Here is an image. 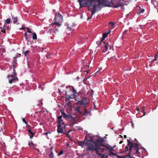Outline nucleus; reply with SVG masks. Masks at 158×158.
Segmentation results:
<instances>
[{
  "instance_id": "nucleus-1",
  "label": "nucleus",
  "mask_w": 158,
  "mask_h": 158,
  "mask_svg": "<svg viewBox=\"0 0 158 158\" xmlns=\"http://www.w3.org/2000/svg\"><path fill=\"white\" fill-rule=\"evenodd\" d=\"M104 141L102 139L97 140L94 141L93 139H91L89 141L88 143L89 146L88 147L87 150L88 151H95L96 152H98V147L103 146L106 147L107 150L110 149V148L102 144Z\"/></svg>"
},
{
  "instance_id": "nucleus-2",
  "label": "nucleus",
  "mask_w": 158,
  "mask_h": 158,
  "mask_svg": "<svg viewBox=\"0 0 158 158\" xmlns=\"http://www.w3.org/2000/svg\"><path fill=\"white\" fill-rule=\"evenodd\" d=\"M54 20L55 21V23H51V25L55 24L57 25L59 27L61 26V24L59 23H61L63 20V17L62 15L58 13H56L55 14V17Z\"/></svg>"
},
{
  "instance_id": "nucleus-3",
  "label": "nucleus",
  "mask_w": 158,
  "mask_h": 158,
  "mask_svg": "<svg viewBox=\"0 0 158 158\" xmlns=\"http://www.w3.org/2000/svg\"><path fill=\"white\" fill-rule=\"evenodd\" d=\"M13 70L14 73L13 74L10 75H9L8 76V78L9 79V82L10 84H11L16 81H19L18 79L16 77V74L15 72L14 69Z\"/></svg>"
},
{
  "instance_id": "nucleus-4",
  "label": "nucleus",
  "mask_w": 158,
  "mask_h": 158,
  "mask_svg": "<svg viewBox=\"0 0 158 158\" xmlns=\"http://www.w3.org/2000/svg\"><path fill=\"white\" fill-rule=\"evenodd\" d=\"M98 46L101 48H103L102 52L105 53L108 50V44L103 42L102 40H101L98 44Z\"/></svg>"
},
{
  "instance_id": "nucleus-5",
  "label": "nucleus",
  "mask_w": 158,
  "mask_h": 158,
  "mask_svg": "<svg viewBox=\"0 0 158 158\" xmlns=\"http://www.w3.org/2000/svg\"><path fill=\"white\" fill-rule=\"evenodd\" d=\"M90 140H87L86 139V137H85V139L84 141H79L78 142V143L79 146L83 147V146L87 145V148L89 146V144L88 142Z\"/></svg>"
},
{
  "instance_id": "nucleus-6",
  "label": "nucleus",
  "mask_w": 158,
  "mask_h": 158,
  "mask_svg": "<svg viewBox=\"0 0 158 158\" xmlns=\"http://www.w3.org/2000/svg\"><path fill=\"white\" fill-rule=\"evenodd\" d=\"M65 125L64 123H62L60 124H58V127L57 128V132L58 133H63V129L64 128Z\"/></svg>"
},
{
  "instance_id": "nucleus-7",
  "label": "nucleus",
  "mask_w": 158,
  "mask_h": 158,
  "mask_svg": "<svg viewBox=\"0 0 158 158\" xmlns=\"http://www.w3.org/2000/svg\"><path fill=\"white\" fill-rule=\"evenodd\" d=\"M88 99V98H83L82 100L78 101V103L80 105H83L85 107V105L88 103V102L87 101Z\"/></svg>"
},
{
  "instance_id": "nucleus-8",
  "label": "nucleus",
  "mask_w": 158,
  "mask_h": 158,
  "mask_svg": "<svg viewBox=\"0 0 158 158\" xmlns=\"http://www.w3.org/2000/svg\"><path fill=\"white\" fill-rule=\"evenodd\" d=\"M94 0H86L85 2V4L87 5L88 7L89 10V7L92 6L93 3L94 2Z\"/></svg>"
},
{
  "instance_id": "nucleus-9",
  "label": "nucleus",
  "mask_w": 158,
  "mask_h": 158,
  "mask_svg": "<svg viewBox=\"0 0 158 158\" xmlns=\"http://www.w3.org/2000/svg\"><path fill=\"white\" fill-rule=\"evenodd\" d=\"M127 141L128 142L127 146H128L129 148L128 149V150L129 151L128 154L130 153V154H131L130 153L132 151V148H133V143L132 142L130 141L129 139L127 140Z\"/></svg>"
},
{
  "instance_id": "nucleus-10",
  "label": "nucleus",
  "mask_w": 158,
  "mask_h": 158,
  "mask_svg": "<svg viewBox=\"0 0 158 158\" xmlns=\"http://www.w3.org/2000/svg\"><path fill=\"white\" fill-rule=\"evenodd\" d=\"M138 144L136 143L135 144L133 143V148H135L136 150V153L137 154L139 153L140 152L138 151Z\"/></svg>"
},
{
  "instance_id": "nucleus-11",
  "label": "nucleus",
  "mask_w": 158,
  "mask_h": 158,
  "mask_svg": "<svg viewBox=\"0 0 158 158\" xmlns=\"http://www.w3.org/2000/svg\"><path fill=\"white\" fill-rule=\"evenodd\" d=\"M76 123V121L75 118H73V117H72L71 121V123L70 126L73 127L75 124Z\"/></svg>"
},
{
  "instance_id": "nucleus-12",
  "label": "nucleus",
  "mask_w": 158,
  "mask_h": 158,
  "mask_svg": "<svg viewBox=\"0 0 158 158\" xmlns=\"http://www.w3.org/2000/svg\"><path fill=\"white\" fill-rule=\"evenodd\" d=\"M97 6L96 4H94L93 6V10L91 11V16H92L95 13L96 10V8L97 7Z\"/></svg>"
},
{
  "instance_id": "nucleus-13",
  "label": "nucleus",
  "mask_w": 158,
  "mask_h": 158,
  "mask_svg": "<svg viewBox=\"0 0 158 158\" xmlns=\"http://www.w3.org/2000/svg\"><path fill=\"white\" fill-rule=\"evenodd\" d=\"M97 1H98L99 5H102L106 6V5H105V3L106 1V0H97Z\"/></svg>"
},
{
  "instance_id": "nucleus-14",
  "label": "nucleus",
  "mask_w": 158,
  "mask_h": 158,
  "mask_svg": "<svg viewBox=\"0 0 158 158\" xmlns=\"http://www.w3.org/2000/svg\"><path fill=\"white\" fill-rule=\"evenodd\" d=\"M110 150V154H109V155L110 156V157H112V156H116L117 158L118 156H118V155H117L115 153H113V152H111V151L112 150V149H110H110H109L108 150Z\"/></svg>"
},
{
  "instance_id": "nucleus-15",
  "label": "nucleus",
  "mask_w": 158,
  "mask_h": 158,
  "mask_svg": "<svg viewBox=\"0 0 158 158\" xmlns=\"http://www.w3.org/2000/svg\"><path fill=\"white\" fill-rule=\"evenodd\" d=\"M118 158H132V157L131 156V154H128L127 155H126L124 156H118Z\"/></svg>"
},
{
  "instance_id": "nucleus-16",
  "label": "nucleus",
  "mask_w": 158,
  "mask_h": 158,
  "mask_svg": "<svg viewBox=\"0 0 158 158\" xmlns=\"http://www.w3.org/2000/svg\"><path fill=\"white\" fill-rule=\"evenodd\" d=\"M28 145L29 146L34 148L37 151L39 150V149H38L37 148H35V147L36 146V145L35 144H34L33 143L31 142V143H30V142L29 141Z\"/></svg>"
},
{
  "instance_id": "nucleus-17",
  "label": "nucleus",
  "mask_w": 158,
  "mask_h": 158,
  "mask_svg": "<svg viewBox=\"0 0 158 158\" xmlns=\"http://www.w3.org/2000/svg\"><path fill=\"white\" fill-rule=\"evenodd\" d=\"M62 115H60L59 117H58V124H60V123H62L63 122V120L62 119Z\"/></svg>"
},
{
  "instance_id": "nucleus-18",
  "label": "nucleus",
  "mask_w": 158,
  "mask_h": 158,
  "mask_svg": "<svg viewBox=\"0 0 158 158\" xmlns=\"http://www.w3.org/2000/svg\"><path fill=\"white\" fill-rule=\"evenodd\" d=\"M85 0H78V2L79 3L80 8H81L82 7H83L84 6L85 4L83 2Z\"/></svg>"
},
{
  "instance_id": "nucleus-19",
  "label": "nucleus",
  "mask_w": 158,
  "mask_h": 158,
  "mask_svg": "<svg viewBox=\"0 0 158 158\" xmlns=\"http://www.w3.org/2000/svg\"><path fill=\"white\" fill-rule=\"evenodd\" d=\"M84 110L85 111V113H82L81 114L84 116H87L88 114L89 113V111L86 110L85 107L84 108Z\"/></svg>"
},
{
  "instance_id": "nucleus-20",
  "label": "nucleus",
  "mask_w": 158,
  "mask_h": 158,
  "mask_svg": "<svg viewBox=\"0 0 158 158\" xmlns=\"http://www.w3.org/2000/svg\"><path fill=\"white\" fill-rule=\"evenodd\" d=\"M97 154L99 156H101V158H106L108 157V156L105 155L104 154L99 153L98 152H96Z\"/></svg>"
},
{
  "instance_id": "nucleus-21",
  "label": "nucleus",
  "mask_w": 158,
  "mask_h": 158,
  "mask_svg": "<svg viewBox=\"0 0 158 158\" xmlns=\"http://www.w3.org/2000/svg\"><path fill=\"white\" fill-rule=\"evenodd\" d=\"M62 114L63 115V117L65 118L66 117H68V115L65 114L63 111L60 110Z\"/></svg>"
},
{
  "instance_id": "nucleus-22",
  "label": "nucleus",
  "mask_w": 158,
  "mask_h": 158,
  "mask_svg": "<svg viewBox=\"0 0 158 158\" xmlns=\"http://www.w3.org/2000/svg\"><path fill=\"white\" fill-rule=\"evenodd\" d=\"M12 20L14 24H15L17 22L18 18L17 17H14L12 16Z\"/></svg>"
},
{
  "instance_id": "nucleus-23",
  "label": "nucleus",
  "mask_w": 158,
  "mask_h": 158,
  "mask_svg": "<svg viewBox=\"0 0 158 158\" xmlns=\"http://www.w3.org/2000/svg\"><path fill=\"white\" fill-rule=\"evenodd\" d=\"M80 106L76 107V110L77 112H78L80 114H82V112L80 111Z\"/></svg>"
},
{
  "instance_id": "nucleus-24",
  "label": "nucleus",
  "mask_w": 158,
  "mask_h": 158,
  "mask_svg": "<svg viewBox=\"0 0 158 158\" xmlns=\"http://www.w3.org/2000/svg\"><path fill=\"white\" fill-rule=\"evenodd\" d=\"M100 147H98V152H103L104 150H107L106 149H104V148H100Z\"/></svg>"
},
{
  "instance_id": "nucleus-25",
  "label": "nucleus",
  "mask_w": 158,
  "mask_h": 158,
  "mask_svg": "<svg viewBox=\"0 0 158 158\" xmlns=\"http://www.w3.org/2000/svg\"><path fill=\"white\" fill-rule=\"evenodd\" d=\"M32 39L33 40H36L37 39L36 34L35 32L33 33Z\"/></svg>"
},
{
  "instance_id": "nucleus-26",
  "label": "nucleus",
  "mask_w": 158,
  "mask_h": 158,
  "mask_svg": "<svg viewBox=\"0 0 158 158\" xmlns=\"http://www.w3.org/2000/svg\"><path fill=\"white\" fill-rule=\"evenodd\" d=\"M29 52V51L27 50L25 52H24L23 50L22 53L25 56H26L28 54Z\"/></svg>"
},
{
  "instance_id": "nucleus-27",
  "label": "nucleus",
  "mask_w": 158,
  "mask_h": 158,
  "mask_svg": "<svg viewBox=\"0 0 158 158\" xmlns=\"http://www.w3.org/2000/svg\"><path fill=\"white\" fill-rule=\"evenodd\" d=\"M5 27H6L4 25L3 26V28L1 27H0V28L1 29L2 31V32L4 33H6L5 29Z\"/></svg>"
},
{
  "instance_id": "nucleus-28",
  "label": "nucleus",
  "mask_w": 158,
  "mask_h": 158,
  "mask_svg": "<svg viewBox=\"0 0 158 158\" xmlns=\"http://www.w3.org/2000/svg\"><path fill=\"white\" fill-rule=\"evenodd\" d=\"M108 34H107L106 33H104L102 35V36H103V39H102V40L105 39V38L106 37L107 35H108Z\"/></svg>"
},
{
  "instance_id": "nucleus-29",
  "label": "nucleus",
  "mask_w": 158,
  "mask_h": 158,
  "mask_svg": "<svg viewBox=\"0 0 158 158\" xmlns=\"http://www.w3.org/2000/svg\"><path fill=\"white\" fill-rule=\"evenodd\" d=\"M158 56H157V54H156L155 56L154 59L151 61V63H152L154 61L156 60V59Z\"/></svg>"
},
{
  "instance_id": "nucleus-30",
  "label": "nucleus",
  "mask_w": 158,
  "mask_h": 158,
  "mask_svg": "<svg viewBox=\"0 0 158 158\" xmlns=\"http://www.w3.org/2000/svg\"><path fill=\"white\" fill-rule=\"evenodd\" d=\"M50 158H53V154L52 151L49 155Z\"/></svg>"
},
{
  "instance_id": "nucleus-31",
  "label": "nucleus",
  "mask_w": 158,
  "mask_h": 158,
  "mask_svg": "<svg viewBox=\"0 0 158 158\" xmlns=\"http://www.w3.org/2000/svg\"><path fill=\"white\" fill-rule=\"evenodd\" d=\"M73 94H77V91L73 87Z\"/></svg>"
},
{
  "instance_id": "nucleus-32",
  "label": "nucleus",
  "mask_w": 158,
  "mask_h": 158,
  "mask_svg": "<svg viewBox=\"0 0 158 158\" xmlns=\"http://www.w3.org/2000/svg\"><path fill=\"white\" fill-rule=\"evenodd\" d=\"M10 19H7L6 20V23L7 24H9L10 23Z\"/></svg>"
},
{
  "instance_id": "nucleus-33",
  "label": "nucleus",
  "mask_w": 158,
  "mask_h": 158,
  "mask_svg": "<svg viewBox=\"0 0 158 158\" xmlns=\"http://www.w3.org/2000/svg\"><path fill=\"white\" fill-rule=\"evenodd\" d=\"M128 146H127V145L126 146L125 148V149L124 150V152H125L128 150Z\"/></svg>"
},
{
  "instance_id": "nucleus-34",
  "label": "nucleus",
  "mask_w": 158,
  "mask_h": 158,
  "mask_svg": "<svg viewBox=\"0 0 158 158\" xmlns=\"http://www.w3.org/2000/svg\"><path fill=\"white\" fill-rule=\"evenodd\" d=\"M63 150H62L58 154V156H60L61 155L63 154Z\"/></svg>"
},
{
  "instance_id": "nucleus-35",
  "label": "nucleus",
  "mask_w": 158,
  "mask_h": 158,
  "mask_svg": "<svg viewBox=\"0 0 158 158\" xmlns=\"http://www.w3.org/2000/svg\"><path fill=\"white\" fill-rule=\"evenodd\" d=\"M28 133H29V134L31 135V134H35V133L34 132H32L31 131V129H29L28 130Z\"/></svg>"
},
{
  "instance_id": "nucleus-36",
  "label": "nucleus",
  "mask_w": 158,
  "mask_h": 158,
  "mask_svg": "<svg viewBox=\"0 0 158 158\" xmlns=\"http://www.w3.org/2000/svg\"><path fill=\"white\" fill-rule=\"evenodd\" d=\"M27 125L26 127L27 128V130H28L29 129H31V127L29 124H28V123H27V125Z\"/></svg>"
},
{
  "instance_id": "nucleus-37",
  "label": "nucleus",
  "mask_w": 158,
  "mask_h": 158,
  "mask_svg": "<svg viewBox=\"0 0 158 158\" xmlns=\"http://www.w3.org/2000/svg\"><path fill=\"white\" fill-rule=\"evenodd\" d=\"M73 27H69V25H68L67 28L70 31L72 29Z\"/></svg>"
},
{
  "instance_id": "nucleus-38",
  "label": "nucleus",
  "mask_w": 158,
  "mask_h": 158,
  "mask_svg": "<svg viewBox=\"0 0 158 158\" xmlns=\"http://www.w3.org/2000/svg\"><path fill=\"white\" fill-rule=\"evenodd\" d=\"M22 121L23 123H25L26 125H27V123L26 121L25 118H23L22 119Z\"/></svg>"
},
{
  "instance_id": "nucleus-39",
  "label": "nucleus",
  "mask_w": 158,
  "mask_h": 158,
  "mask_svg": "<svg viewBox=\"0 0 158 158\" xmlns=\"http://www.w3.org/2000/svg\"><path fill=\"white\" fill-rule=\"evenodd\" d=\"M27 32L28 33H32V32L30 30V29L28 27H27Z\"/></svg>"
},
{
  "instance_id": "nucleus-40",
  "label": "nucleus",
  "mask_w": 158,
  "mask_h": 158,
  "mask_svg": "<svg viewBox=\"0 0 158 158\" xmlns=\"http://www.w3.org/2000/svg\"><path fill=\"white\" fill-rule=\"evenodd\" d=\"M24 36L26 40L28 38L27 36V33L25 32L24 34Z\"/></svg>"
},
{
  "instance_id": "nucleus-41",
  "label": "nucleus",
  "mask_w": 158,
  "mask_h": 158,
  "mask_svg": "<svg viewBox=\"0 0 158 158\" xmlns=\"http://www.w3.org/2000/svg\"><path fill=\"white\" fill-rule=\"evenodd\" d=\"M16 57H20L21 56V54H19V53H17L16 54Z\"/></svg>"
},
{
  "instance_id": "nucleus-42",
  "label": "nucleus",
  "mask_w": 158,
  "mask_h": 158,
  "mask_svg": "<svg viewBox=\"0 0 158 158\" xmlns=\"http://www.w3.org/2000/svg\"><path fill=\"white\" fill-rule=\"evenodd\" d=\"M117 5L119 6V7L123 5L122 4H121L120 3H118L117 4Z\"/></svg>"
},
{
  "instance_id": "nucleus-43",
  "label": "nucleus",
  "mask_w": 158,
  "mask_h": 158,
  "mask_svg": "<svg viewBox=\"0 0 158 158\" xmlns=\"http://www.w3.org/2000/svg\"><path fill=\"white\" fill-rule=\"evenodd\" d=\"M114 24V23L112 22H110L109 23V24L110 25H111L112 26H113Z\"/></svg>"
},
{
  "instance_id": "nucleus-44",
  "label": "nucleus",
  "mask_w": 158,
  "mask_h": 158,
  "mask_svg": "<svg viewBox=\"0 0 158 158\" xmlns=\"http://www.w3.org/2000/svg\"><path fill=\"white\" fill-rule=\"evenodd\" d=\"M144 10L143 9H142L139 11V13H141L144 12Z\"/></svg>"
},
{
  "instance_id": "nucleus-45",
  "label": "nucleus",
  "mask_w": 158,
  "mask_h": 158,
  "mask_svg": "<svg viewBox=\"0 0 158 158\" xmlns=\"http://www.w3.org/2000/svg\"><path fill=\"white\" fill-rule=\"evenodd\" d=\"M34 134H31V135H30V138L32 139V137H33Z\"/></svg>"
},
{
  "instance_id": "nucleus-46",
  "label": "nucleus",
  "mask_w": 158,
  "mask_h": 158,
  "mask_svg": "<svg viewBox=\"0 0 158 158\" xmlns=\"http://www.w3.org/2000/svg\"><path fill=\"white\" fill-rule=\"evenodd\" d=\"M53 149V146H52L50 148V150H51L52 151Z\"/></svg>"
},
{
  "instance_id": "nucleus-47",
  "label": "nucleus",
  "mask_w": 158,
  "mask_h": 158,
  "mask_svg": "<svg viewBox=\"0 0 158 158\" xmlns=\"http://www.w3.org/2000/svg\"><path fill=\"white\" fill-rule=\"evenodd\" d=\"M135 142L138 143V141L136 139H134Z\"/></svg>"
},
{
  "instance_id": "nucleus-48",
  "label": "nucleus",
  "mask_w": 158,
  "mask_h": 158,
  "mask_svg": "<svg viewBox=\"0 0 158 158\" xmlns=\"http://www.w3.org/2000/svg\"><path fill=\"white\" fill-rule=\"evenodd\" d=\"M110 32H111V31H110V30H109V31H108V32H107V33H107V34L108 35V34H109V33H110Z\"/></svg>"
},
{
  "instance_id": "nucleus-49",
  "label": "nucleus",
  "mask_w": 158,
  "mask_h": 158,
  "mask_svg": "<svg viewBox=\"0 0 158 158\" xmlns=\"http://www.w3.org/2000/svg\"><path fill=\"white\" fill-rule=\"evenodd\" d=\"M25 28L26 27H23L21 28V29L22 30H24Z\"/></svg>"
},
{
  "instance_id": "nucleus-50",
  "label": "nucleus",
  "mask_w": 158,
  "mask_h": 158,
  "mask_svg": "<svg viewBox=\"0 0 158 158\" xmlns=\"http://www.w3.org/2000/svg\"><path fill=\"white\" fill-rule=\"evenodd\" d=\"M114 7L115 8H118V7H119V6H118V5H116L115 6H114Z\"/></svg>"
},
{
  "instance_id": "nucleus-51",
  "label": "nucleus",
  "mask_w": 158,
  "mask_h": 158,
  "mask_svg": "<svg viewBox=\"0 0 158 158\" xmlns=\"http://www.w3.org/2000/svg\"><path fill=\"white\" fill-rule=\"evenodd\" d=\"M50 133H51V132H49V133H48V132H47V133H46L44 134V135H47L48 134H49H49H50Z\"/></svg>"
},
{
  "instance_id": "nucleus-52",
  "label": "nucleus",
  "mask_w": 158,
  "mask_h": 158,
  "mask_svg": "<svg viewBox=\"0 0 158 158\" xmlns=\"http://www.w3.org/2000/svg\"><path fill=\"white\" fill-rule=\"evenodd\" d=\"M127 31V30H125V31H124L123 32V34H124L125 33H126V32Z\"/></svg>"
},
{
  "instance_id": "nucleus-53",
  "label": "nucleus",
  "mask_w": 158,
  "mask_h": 158,
  "mask_svg": "<svg viewBox=\"0 0 158 158\" xmlns=\"http://www.w3.org/2000/svg\"><path fill=\"white\" fill-rule=\"evenodd\" d=\"M123 141H120L119 143V144H121L123 143Z\"/></svg>"
},
{
  "instance_id": "nucleus-54",
  "label": "nucleus",
  "mask_w": 158,
  "mask_h": 158,
  "mask_svg": "<svg viewBox=\"0 0 158 158\" xmlns=\"http://www.w3.org/2000/svg\"><path fill=\"white\" fill-rule=\"evenodd\" d=\"M124 137L125 139H126L127 138V136L126 135H124Z\"/></svg>"
},
{
  "instance_id": "nucleus-55",
  "label": "nucleus",
  "mask_w": 158,
  "mask_h": 158,
  "mask_svg": "<svg viewBox=\"0 0 158 158\" xmlns=\"http://www.w3.org/2000/svg\"><path fill=\"white\" fill-rule=\"evenodd\" d=\"M69 99H72V98L71 97V96H69V97H68Z\"/></svg>"
},
{
  "instance_id": "nucleus-56",
  "label": "nucleus",
  "mask_w": 158,
  "mask_h": 158,
  "mask_svg": "<svg viewBox=\"0 0 158 158\" xmlns=\"http://www.w3.org/2000/svg\"><path fill=\"white\" fill-rule=\"evenodd\" d=\"M124 150L123 151H121L120 153H124Z\"/></svg>"
},
{
  "instance_id": "nucleus-57",
  "label": "nucleus",
  "mask_w": 158,
  "mask_h": 158,
  "mask_svg": "<svg viewBox=\"0 0 158 158\" xmlns=\"http://www.w3.org/2000/svg\"><path fill=\"white\" fill-rule=\"evenodd\" d=\"M146 112H144L143 114V116H144L145 115V113Z\"/></svg>"
},
{
  "instance_id": "nucleus-58",
  "label": "nucleus",
  "mask_w": 158,
  "mask_h": 158,
  "mask_svg": "<svg viewBox=\"0 0 158 158\" xmlns=\"http://www.w3.org/2000/svg\"><path fill=\"white\" fill-rule=\"evenodd\" d=\"M67 136H68L69 137H70V135L69 134H68V135H67Z\"/></svg>"
},
{
  "instance_id": "nucleus-59",
  "label": "nucleus",
  "mask_w": 158,
  "mask_h": 158,
  "mask_svg": "<svg viewBox=\"0 0 158 158\" xmlns=\"http://www.w3.org/2000/svg\"><path fill=\"white\" fill-rule=\"evenodd\" d=\"M136 110L138 111L139 110V109L138 108H136Z\"/></svg>"
},
{
  "instance_id": "nucleus-60",
  "label": "nucleus",
  "mask_w": 158,
  "mask_h": 158,
  "mask_svg": "<svg viewBox=\"0 0 158 158\" xmlns=\"http://www.w3.org/2000/svg\"><path fill=\"white\" fill-rule=\"evenodd\" d=\"M56 31H58V28H57V29H56Z\"/></svg>"
},
{
  "instance_id": "nucleus-61",
  "label": "nucleus",
  "mask_w": 158,
  "mask_h": 158,
  "mask_svg": "<svg viewBox=\"0 0 158 158\" xmlns=\"http://www.w3.org/2000/svg\"><path fill=\"white\" fill-rule=\"evenodd\" d=\"M120 136H121V137L122 138H123V136L121 135H120Z\"/></svg>"
},
{
  "instance_id": "nucleus-62",
  "label": "nucleus",
  "mask_w": 158,
  "mask_h": 158,
  "mask_svg": "<svg viewBox=\"0 0 158 158\" xmlns=\"http://www.w3.org/2000/svg\"><path fill=\"white\" fill-rule=\"evenodd\" d=\"M156 54H157V56H158V52H157Z\"/></svg>"
},
{
  "instance_id": "nucleus-63",
  "label": "nucleus",
  "mask_w": 158,
  "mask_h": 158,
  "mask_svg": "<svg viewBox=\"0 0 158 158\" xmlns=\"http://www.w3.org/2000/svg\"><path fill=\"white\" fill-rule=\"evenodd\" d=\"M86 66L87 67H89V65H86Z\"/></svg>"
},
{
  "instance_id": "nucleus-64",
  "label": "nucleus",
  "mask_w": 158,
  "mask_h": 158,
  "mask_svg": "<svg viewBox=\"0 0 158 158\" xmlns=\"http://www.w3.org/2000/svg\"><path fill=\"white\" fill-rule=\"evenodd\" d=\"M91 18H88V19H91Z\"/></svg>"
}]
</instances>
